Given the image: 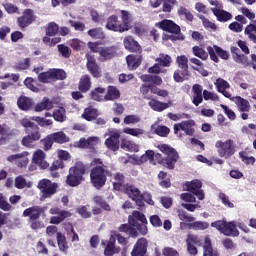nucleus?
<instances>
[{
    "mask_svg": "<svg viewBox=\"0 0 256 256\" xmlns=\"http://www.w3.org/2000/svg\"><path fill=\"white\" fill-rule=\"evenodd\" d=\"M215 148L219 157L223 159H231L235 155V141L233 139H228L226 141L217 140L215 143Z\"/></svg>",
    "mask_w": 256,
    "mask_h": 256,
    "instance_id": "423d86ee",
    "label": "nucleus"
},
{
    "mask_svg": "<svg viewBox=\"0 0 256 256\" xmlns=\"http://www.w3.org/2000/svg\"><path fill=\"white\" fill-rule=\"evenodd\" d=\"M203 99L205 101H219V95L209 90H203Z\"/></svg>",
    "mask_w": 256,
    "mask_h": 256,
    "instance_id": "774afa93",
    "label": "nucleus"
},
{
    "mask_svg": "<svg viewBox=\"0 0 256 256\" xmlns=\"http://www.w3.org/2000/svg\"><path fill=\"white\" fill-rule=\"evenodd\" d=\"M97 117H99V111L93 107L85 108L82 114V119H85V121H95Z\"/></svg>",
    "mask_w": 256,
    "mask_h": 256,
    "instance_id": "58836bf2",
    "label": "nucleus"
},
{
    "mask_svg": "<svg viewBox=\"0 0 256 256\" xmlns=\"http://www.w3.org/2000/svg\"><path fill=\"white\" fill-rule=\"evenodd\" d=\"M107 90L103 87H96L94 88L92 91H90L89 93V97L90 99H92V101H97L98 103H101L103 101H105V92Z\"/></svg>",
    "mask_w": 256,
    "mask_h": 256,
    "instance_id": "473e14b6",
    "label": "nucleus"
},
{
    "mask_svg": "<svg viewBox=\"0 0 256 256\" xmlns=\"http://www.w3.org/2000/svg\"><path fill=\"white\" fill-rule=\"evenodd\" d=\"M206 49L209 53L211 61H214V63H219V57L220 59H223V61H227L231 56L229 52L223 50V48H221V46L218 45L207 46Z\"/></svg>",
    "mask_w": 256,
    "mask_h": 256,
    "instance_id": "9b49d317",
    "label": "nucleus"
},
{
    "mask_svg": "<svg viewBox=\"0 0 256 256\" xmlns=\"http://www.w3.org/2000/svg\"><path fill=\"white\" fill-rule=\"evenodd\" d=\"M158 148L164 155H166L164 163L167 169H175V164L179 161V153L177 150L167 144H162Z\"/></svg>",
    "mask_w": 256,
    "mask_h": 256,
    "instance_id": "1a4fd4ad",
    "label": "nucleus"
},
{
    "mask_svg": "<svg viewBox=\"0 0 256 256\" xmlns=\"http://www.w3.org/2000/svg\"><path fill=\"white\" fill-rule=\"evenodd\" d=\"M227 225V220L223 219V220H217L211 223V227H213L214 229H217V231H219L220 233H224L225 231V227Z\"/></svg>",
    "mask_w": 256,
    "mask_h": 256,
    "instance_id": "0e129e2a",
    "label": "nucleus"
},
{
    "mask_svg": "<svg viewBox=\"0 0 256 256\" xmlns=\"http://www.w3.org/2000/svg\"><path fill=\"white\" fill-rule=\"evenodd\" d=\"M239 157L245 165H255V157L247 156V152H239Z\"/></svg>",
    "mask_w": 256,
    "mask_h": 256,
    "instance_id": "69168bd1",
    "label": "nucleus"
},
{
    "mask_svg": "<svg viewBox=\"0 0 256 256\" xmlns=\"http://www.w3.org/2000/svg\"><path fill=\"white\" fill-rule=\"evenodd\" d=\"M58 51L65 59H69V57H71V48L65 44H59Z\"/></svg>",
    "mask_w": 256,
    "mask_h": 256,
    "instance_id": "338daca9",
    "label": "nucleus"
},
{
    "mask_svg": "<svg viewBox=\"0 0 256 256\" xmlns=\"http://www.w3.org/2000/svg\"><path fill=\"white\" fill-rule=\"evenodd\" d=\"M52 73V81H65L67 72L61 68H50Z\"/></svg>",
    "mask_w": 256,
    "mask_h": 256,
    "instance_id": "c03bdc74",
    "label": "nucleus"
},
{
    "mask_svg": "<svg viewBox=\"0 0 256 256\" xmlns=\"http://www.w3.org/2000/svg\"><path fill=\"white\" fill-rule=\"evenodd\" d=\"M232 101L235 103L240 113H249V111H251V104L249 103V100L241 96H236L232 97Z\"/></svg>",
    "mask_w": 256,
    "mask_h": 256,
    "instance_id": "412c9836",
    "label": "nucleus"
},
{
    "mask_svg": "<svg viewBox=\"0 0 256 256\" xmlns=\"http://www.w3.org/2000/svg\"><path fill=\"white\" fill-rule=\"evenodd\" d=\"M128 223H130L132 227H135L140 235L145 236L149 233L147 217L140 211L134 210L132 214L128 216Z\"/></svg>",
    "mask_w": 256,
    "mask_h": 256,
    "instance_id": "20e7f679",
    "label": "nucleus"
},
{
    "mask_svg": "<svg viewBox=\"0 0 256 256\" xmlns=\"http://www.w3.org/2000/svg\"><path fill=\"white\" fill-rule=\"evenodd\" d=\"M140 79L143 83H151L152 85H157L158 87H160V85H163V79L161 78V76L142 74L140 76Z\"/></svg>",
    "mask_w": 256,
    "mask_h": 256,
    "instance_id": "72a5a7b5",
    "label": "nucleus"
},
{
    "mask_svg": "<svg viewBox=\"0 0 256 256\" xmlns=\"http://www.w3.org/2000/svg\"><path fill=\"white\" fill-rule=\"evenodd\" d=\"M38 81L40 83H51L53 82V76L51 72V68L46 72H41L38 76Z\"/></svg>",
    "mask_w": 256,
    "mask_h": 256,
    "instance_id": "bf43d9fd",
    "label": "nucleus"
},
{
    "mask_svg": "<svg viewBox=\"0 0 256 256\" xmlns=\"http://www.w3.org/2000/svg\"><path fill=\"white\" fill-rule=\"evenodd\" d=\"M91 166L90 183L92 187L97 190L103 189L107 183V177H113V172L110 171L109 166L103 163L101 158H93Z\"/></svg>",
    "mask_w": 256,
    "mask_h": 256,
    "instance_id": "f257e3e1",
    "label": "nucleus"
},
{
    "mask_svg": "<svg viewBox=\"0 0 256 256\" xmlns=\"http://www.w3.org/2000/svg\"><path fill=\"white\" fill-rule=\"evenodd\" d=\"M24 85L27 87V89H30V91H33V93H39V87L35 86L37 85V80L27 77L24 80Z\"/></svg>",
    "mask_w": 256,
    "mask_h": 256,
    "instance_id": "052dcab7",
    "label": "nucleus"
},
{
    "mask_svg": "<svg viewBox=\"0 0 256 256\" xmlns=\"http://www.w3.org/2000/svg\"><path fill=\"white\" fill-rule=\"evenodd\" d=\"M223 235H225L226 237H239L237 223H235V221L226 222Z\"/></svg>",
    "mask_w": 256,
    "mask_h": 256,
    "instance_id": "c9c22d12",
    "label": "nucleus"
},
{
    "mask_svg": "<svg viewBox=\"0 0 256 256\" xmlns=\"http://www.w3.org/2000/svg\"><path fill=\"white\" fill-rule=\"evenodd\" d=\"M97 143H99V138L94 136L89 137L88 139L80 138V140L76 142V147L79 149H94Z\"/></svg>",
    "mask_w": 256,
    "mask_h": 256,
    "instance_id": "5701e85b",
    "label": "nucleus"
},
{
    "mask_svg": "<svg viewBox=\"0 0 256 256\" xmlns=\"http://www.w3.org/2000/svg\"><path fill=\"white\" fill-rule=\"evenodd\" d=\"M149 247V242L147 238H139L133 246L131 251V256H145L147 255V248Z\"/></svg>",
    "mask_w": 256,
    "mask_h": 256,
    "instance_id": "a211bd4d",
    "label": "nucleus"
},
{
    "mask_svg": "<svg viewBox=\"0 0 256 256\" xmlns=\"http://www.w3.org/2000/svg\"><path fill=\"white\" fill-rule=\"evenodd\" d=\"M119 133L111 134L106 140L105 145L107 149L110 151H118L119 150Z\"/></svg>",
    "mask_w": 256,
    "mask_h": 256,
    "instance_id": "7c9ffc66",
    "label": "nucleus"
},
{
    "mask_svg": "<svg viewBox=\"0 0 256 256\" xmlns=\"http://www.w3.org/2000/svg\"><path fill=\"white\" fill-rule=\"evenodd\" d=\"M177 215L180 221H187V223H193L195 221V217L189 215L185 210H177Z\"/></svg>",
    "mask_w": 256,
    "mask_h": 256,
    "instance_id": "e2e57ef3",
    "label": "nucleus"
},
{
    "mask_svg": "<svg viewBox=\"0 0 256 256\" xmlns=\"http://www.w3.org/2000/svg\"><path fill=\"white\" fill-rule=\"evenodd\" d=\"M212 13H214L215 17H217V21H220V23H227V21H231V19H233V15L231 13L219 8H212Z\"/></svg>",
    "mask_w": 256,
    "mask_h": 256,
    "instance_id": "2f4dec72",
    "label": "nucleus"
},
{
    "mask_svg": "<svg viewBox=\"0 0 256 256\" xmlns=\"http://www.w3.org/2000/svg\"><path fill=\"white\" fill-rule=\"evenodd\" d=\"M159 27L162 29V31H166L167 33H173L174 35H181V27L177 25L172 20L164 19L161 22H159ZM169 39L171 41H183L185 39L184 36H169Z\"/></svg>",
    "mask_w": 256,
    "mask_h": 256,
    "instance_id": "9d476101",
    "label": "nucleus"
},
{
    "mask_svg": "<svg viewBox=\"0 0 256 256\" xmlns=\"http://www.w3.org/2000/svg\"><path fill=\"white\" fill-rule=\"evenodd\" d=\"M118 232L119 233H124L125 235H129V237H132V239H137V237H139V235H141L139 233V231L137 230V228L133 225H131V223H124L121 224L118 227Z\"/></svg>",
    "mask_w": 256,
    "mask_h": 256,
    "instance_id": "aec40b11",
    "label": "nucleus"
},
{
    "mask_svg": "<svg viewBox=\"0 0 256 256\" xmlns=\"http://www.w3.org/2000/svg\"><path fill=\"white\" fill-rule=\"evenodd\" d=\"M143 55H128L126 57V62L128 65L129 71H135L142 63Z\"/></svg>",
    "mask_w": 256,
    "mask_h": 256,
    "instance_id": "bb28decb",
    "label": "nucleus"
},
{
    "mask_svg": "<svg viewBox=\"0 0 256 256\" xmlns=\"http://www.w3.org/2000/svg\"><path fill=\"white\" fill-rule=\"evenodd\" d=\"M121 149L124 151H138V147L131 140L122 139L120 144Z\"/></svg>",
    "mask_w": 256,
    "mask_h": 256,
    "instance_id": "13d9d810",
    "label": "nucleus"
},
{
    "mask_svg": "<svg viewBox=\"0 0 256 256\" xmlns=\"http://www.w3.org/2000/svg\"><path fill=\"white\" fill-rule=\"evenodd\" d=\"M85 57L87 60V71H89L92 77L99 79V77H101V67H99V64H97V59H95V56L89 54H86Z\"/></svg>",
    "mask_w": 256,
    "mask_h": 256,
    "instance_id": "2eb2a0df",
    "label": "nucleus"
},
{
    "mask_svg": "<svg viewBox=\"0 0 256 256\" xmlns=\"http://www.w3.org/2000/svg\"><path fill=\"white\" fill-rule=\"evenodd\" d=\"M57 33H59V25H57L55 22L48 23L46 27V35L48 37H55Z\"/></svg>",
    "mask_w": 256,
    "mask_h": 256,
    "instance_id": "4d7b16f0",
    "label": "nucleus"
},
{
    "mask_svg": "<svg viewBox=\"0 0 256 256\" xmlns=\"http://www.w3.org/2000/svg\"><path fill=\"white\" fill-rule=\"evenodd\" d=\"M88 48L92 53H98L101 61H109L117 55L115 46H102L101 42H88Z\"/></svg>",
    "mask_w": 256,
    "mask_h": 256,
    "instance_id": "39448f33",
    "label": "nucleus"
},
{
    "mask_svg": "<svg viewBox=\"0 0 256 256\" xmlns=\"http://www.w3.org/2000/svg\"><path fill=\"white\" fill-rule=\"evenodd\" d=\"M186 191H189L190 193H195V191H198L203 187V182L199 179H194L192 181H188L185 183Z\"/></svg>",
    "mask_w": 256,
    "mask_h": 256,
    "instance_id": "a18cd8bd",
    "label": "nucleus"
},
{
    "mask_svg": "<svg viewBox=\"0 0 256 256\" xmlns=\"http://www.w3.org/2000/svg\"><path fill=\"white\" fill-rule=\"evenodd\" d=\"M91 85H93V82H91V76L84 74L79 79L78 91H80V93H89V91H91Z\"/></svg>",
    "mask_w": 256,
    "mask_h": 256,
    "instance_id": "393cba45",
    "label": "nucleus"
},
{
    "mask_svg": "<svg viewBox=\"0 0 256 256\" xmlns=\"http://www.w3.org/2000/svg\"><path fill=\"white\" fill-rule=\"evenodd\" d=\"M245 35H248V39L252 41V43L256 44V25L249 24L245 28Z\"/></svg>",
    "mask_w": 256,
    "mask_h": 256,
    "instance_id": "864d4df0",
    "label": "nucleus"
},
{
    "mask_svg": "<svg viewBox=\"0 0 256 256\" xmlns=\"http://www.w3.org/2000/svg\"><path fill=\"white\" fill-rule=\"evenodd\" d=\"M214 85L218 91V93L220 91H223L225 89H229L231 87V85L229 84V82H227L225 79L223 78H218L216 79V81L214 82Z\"/></svg>",
    "mask_w": 256,
    "mask_h": 256,
    "instance_id": "680f3d73",
    "label": "nucleus"
},
{
    "mask_svg": "<svg viewBox=\"0 0 256 256\" xmlns=\"http://www.w3.org/2000/svg\"><path fill=\"white\" fill-rule=\"evenodd\" d=\"M20 125L24 127L26 136L21 140L23 147H31L35 141L41 139V128L29 119H22Z\"/></svg>",
    "mask_w": 256,
    "mask_h": 256,
    "instance_id": "f03ea898",
    "label": "nucleus"
},
{
    "mask_svg": "<svg viewBox=\"0 0 256 256\" xmlns=\"http://www.w3.org/2000/svg\"><path fill=\"white\" fill-rule=\"evenodd\" d=\"M37 19V16H35V12L31 9H26L22 13V16L17 18V25L20 27V29H27L29 25H32L35 23V20Z\"/></svg>",
    "mask_w": 256,
    "mask_h": 256,
    "instance_id": "ddd939ff",
    "label": "nucleus"
},
{
    "mask_svg": "<svg viewBox=\"0 0 256 256\" xmlns=\"http://www.w3.org/2000/svg\"><path fill=\"white\" fill-rule=\"evenodd\" d=\"M123 45L126 49V51H129L130 53H137L138 55H141L143 53V48L141 47V44L133 38V36H126L123 40Z\"/></svg>",
    "mask_w": 256,
    "mask_h": 256,
    "instance_id": "dca6fc26",
    "label": "nucleus"
},
{
    "mask_svg": "<svg viewBox=\"0 0 256 256\" xmlns=\"http://www.w3.org/2000/svg\"><path fill=\"white\" fill-rule=\"evenodd\" d=\"M115 236H110L107 245L104 249L105 256H113L115 255Z\"/></svg>",
    "mask_w": 256,
    "mask_h": 256,
    "instance_id": "3c124183",
    "label": "nucleus"
},
{
    "mask_svg": "<svg viewBox=\"0 0 256 256\" xmlns=\"http://www.w3.org/2000/svg\"><path fill=\"white\" fill-rule=\"evenodd\" d=\"M17 106L21 111H29L33 107V99L27 96H20L17 100Z\"/></svg>",
    "mask_w": 256,
    "mask_h": 256,
    "instance_id": "e433bc0d",
    "label": "nucleus"
},
{
    "mask_svg": "<svg viewBox=\"0 0 256 256\" xmlns=\"http://www.w3.org/2000/svg\"><path fill=\"white\" fill-rule=\"evenodd\" d=\"M41 213H43V208L40 206H32L26 208L23 211V217H29L30 221H37L41 217Z\"/></svg>",
    "mask_w": 256,
    "mask_h": 256,
    "instance_id": "4be33fe9",
    "label": "nucleus"
},
{
    "mask_svg": "<svg viewBox=\"0 0 256 256\" xmlns=\"http://www.w3.org/2000/svg\"><path fill=\"white\" fill-rule=\"evenodd\" d=\"M192 103L195 105V107H199L201 103H203V86L200 84H194L192 86Z\"/></svg>",
    "mask_w": 256,
    "mask_h": 256,
    "instance_id": "b1692460",
    "label": "nucleus"
},
{
    "mask_svg": "<svg viewBox=\"0 0 256 256\" xmlns=\"http://www.w3.org/2000/svg\"><path fill=\"white\" fill-rule=\"evenodd\" d=\"M57 243H58V247L60 249V251H62V253H64V255H67L68 251H69V246L67 245V238L65 237V235H63V233L61 232H57Z\"/></svg>",
    "mask_w": 256,
    "mask_h": 256,
    "instance_id": "ea45409f",
    "label": "nucleus"
},
{
    "mask_svg": "<svg viewBox=\"0 0 256 256\" xmlns=\"http://www.w3.org/2000/svg\"><path fill=\"white\" fill-rule=\"evenodd\" d=\"M50 213L51 215H57V216L51 217L50 223L52 225H59L60 223H63L65 219H69V217H72L73 215L70 211L62 210L59 207L51 208Z\"/></svg>",
    "mask_w": 256,
    "mask_h": 256,
    "instance_id": "4468645a",
    "label": "nucleus"
},
{
    "mask_svg": "<svg viewBox=\"0 0 256 256\" xmlns=\"http://www.w3.org/2000/svg\"><path fill=\"white\" fill-rule=\"evenodd\" d=\"M45 109L47 111H51V109H53V102H51L47 97H44L42 101L35 106V111L37 112L45 111Z\"/></svg>",
    "mask_w": 256,
    "mask_h": 256,
    "instance_id": "37998d69",
    "label": "nucleus"
},
{
    "mask_svg": "<svg viewBox=\"0 0 256 256\" xmlns=\"http://www.w3.org/2000/svg\"><path fill=\"white\" fill-rule=\"evenodd\" d=\"M85 173H87V166L81 162L75 163L68 170L65 183L68 187H79L85 181Z\"/></svg>",
    "mask_w": 256,
    "mask_h": 256,
    "instance_id": "7ed1b4c3",
    "label": "nucleus"
},
{
    "mask_svg": "<svg viewBox=\"0 0 256 256\" xmlns=\"http://www.w3.org/2000/svg\"><path fill=\"white\" fill-rule=\"evenodd\" d=\"M41 143L44 145V151H49L50 149H53V143H58V145L69 143V137L63 131L54 132L42 139Z\"/></svg>",
    "mask_w": 256,
    "mask_h": 256,
    "instance_id": "0eeeda50",
    "label": "nucleus"
},
{
    "mask_svg": "<svg viewBox=\"0 0 256 256\" xmlns=\"http://www.w3.org/2000/svg\"><path fill=\"white\" fill-rule=\"evenodd\" d=\"M122 191L129 197V199L134 201L135 205H137V203H141V200H139V197L141 196V190L137 188L135 184L126 183Z\"/></svg>",
    "mask_w": 256,
    "mask_h": 256,
    "instance_id": "f3484780",
    "label": "nucleus"
},
{
    "mask_svg": "<svg viewBox=\"0 0 256 256\" xmlns=\"http://www.w3.org/2000/svg\"><path fill=\"white\" fill-rule=\"evenodd\" d=\"M203 256H221L219 250L213 249V243L211 242V238H209V236L204 238Z\"/></svg>",
    "mask_w": 256,
    "mask_h": 256,
    "instance_id": "a878e982",
    "label": "nucleus"
},
{
    "mask_svg": "<svg viewBox=\"0 0 256 256\" xmlns=\"http://www.w3.org/2000/svg\"><path fill=\"white\" fill-rule=\"evenodd\" d=\"M34 163H38L41 169H47L49 167V163L43 159V151L36 152L34 156Z\"/></svg>",
    "mask_w": 256,
    "mask_h": 256,
    "instance_id": "6e6d98bb",
    "label": "nucleus"
},
{
    "mask_svg": "<svg viewBox=\"0 0 256 256\" xmlns=\"http://www.w3.org/2000/svg\"><path fill=\"white\" fill-rule=\"evenodd\" d=\"M149 107L153 109V111H157L158 113H161V111H165V109H169V104L161 101H157L155 99H152L148 102Z\"/></svg>",
    "mask_w": 256,
    "mask_h": 256,
    "instance_id": "a19ab883",
    "label": "nucleus"
},
{
    "mask_svg": "<svg viewBox=\"0 0 256 256\" xmlns=\"http://www.w3.org/2000/svg\"><path fill=\"white\" fill-rule=\"evenodd\" d=\"M87 34L92 39H105V32H103V28H92L88 30Z\"/></svg>",
    "mask_w": 256,
    "mask_h": 256,
    "instance_id": "603ef678",
    "label": "nucleus"
},
{
    "mask_svg": "<svg viewBox=\"0 0 256 256\" xmlns=\"http://www.w3.org/2000/svg\"><path fill=\"white\" fill-rule=\"evenodd\" d=\"M156 62L159 63L160 67H171V63H173V59L169 54L161 53L158 58H156Z\"/></svg>",
    "mask_w": 256,
    "mask_h": 256,
    "instance_id": "8fccbe9b",
    "label": "nucleus"
},
{
    "mask_svg": "<svg viewBox=\"0 0 256 256\" xmlns=\"http://www.w3.org/2000/svg\"><path fill=\"white\" fill-rule=\"evenodd\" d=\"M159 185L163 189H169L171 187V178L167 177V172L160 171L158 174Z\"/></svg>",
    "mask_w": 256,
    "mask_h": 256,
    "instance_id": "de8ad7c7",
    "label": "nucleus"
},
{
    "mask_svg": "<svg viewBox=\"0 0 256 256\" xmlns=\"http://www.w3.org/2000/svg\"><path fill=\"white\" fill-rule=\"evenodd\" d=\"M106 29L109 31H115L118 33H125L123 29V24L119 22V17L117 15H111L107 19Z\"/></svg>",
    "mask_w": 256,
    "mask_h": 256,
    "instance_id": "6ab92c4d",
    "label": "nucleus"
},
{
    "mask_svg": "<svg viewBox=\"0 0 256 256\" xmlns=\"http://www.w3.org/2000/svg\"><path fill=\"white\" fill-rule=\"evenodd\" d=\"M89 204H87L86 206H79L76 209V213H78V215H80V217H82V219H90V217H92L93 213L91 211H89Z\"/></svg>",
    "mask_w": 256,
    "mask_h": 256,
    "instance_id": "5fc2aeb1",
    "label": "nucleus"
},
{
    "mask_svg": "<svg viewBox=\"0 0 256 256\" xmlns=\"http://www.w3.org/2000/svg\"><path fill=\"white\" fill-rule=\"evenodd\" d=\"M52 117L58 121V123H64V121H67V111L65 108L59 107L58 109L54 110Z\"/></svg>",
    "mask_w": 256,
    "mask_h": 256,
    "instance_id": "49530a36",
    "label": "nucleus"
},
{
    "mask_svg": "<svg viewBox=\"0 0 256 256\" xmlns=\"http://www.w3.org/2000/svg\"><path fill=\"white\" fill-rule=\"evenodd\" d=\"M121 19H122V29L129 31L131 29V17L128 11L121 10Z\"/></svg>",
    "mask_w": 256,
    "mask_h": 256,
    "instance_id": "09e8293b",
    "label": "nucleus"
},
{
    "mask_svg": "<svg viewBox=\"0 0 256 256\" xmlns=\"http://www.w3.org/2000/svg\"><path fill=\"white\" fill-rule=\"evenodd\" d=\"M197 124L195 123V120H184L178 124L174 125V134L177 135L179 133V130L184 131L185 135H188V137H193L195 135V126Z\"/></svg>",
    "mask_w": 256,
    "mask_h": 256,
    "instance_id": "f8f14e48",
    "label": "nucleus"
},
{
    "mask_svg": "<svg viewBox=\"0 0 256 256\" xmlns=\"http://www.w3.org/2000/svg\"><path fill=\"white\" fill-rule=\"evenodd\" d=\"M117 99H121V91L117 89V86H108L104 101H117Z\"/></svg>",
    "mask_w": 256,
    "mask_h": 256,
    "instance_id": "c756f323",
    "label": "nucleus"
},
{
    "mask_svg": "<svg viewBox=\"0 0 256 256\" xmlns=\"http://www.w3.org/2000/svg\"><path fill=\"white\" fill-rule=\"evenodd\" d=\"M176 63L179 69L182 70V75H189V58H187V56H177Z\"/></svg>",
    "mask_w": 256,
    "mask_h": 256,
    "instance_id": "f704fd0d",
    "label": "nucleus"
},
{
    "mask_svg": "<svg viewBox=\"0 0 256 256\" xmlns=\"http://www.w3.org/2000/svg\"><path fill=\"white\" fill-rule=\"evenodd\" d=\"M113 179L112 186L114 191H122L125 189V174L116 172L113 175Z\"/></svg>",
    "mask_w": 256,
    "mask_h": 256,
    "instance_id": "c85d7f7f",
    "label": "nucleus"
},
{
    "mask_svg": "<svg viewBox=\"0 0 256 256\" xmlns=\"http://www.w3.org/2000/svg\"><path fill=\"white\" fill-rule=\"evenodd\" d=\"M180 227H188V229H194V231H205L209 229V222L193 221L191 223L180 222Z\"/></svg>",
    "mask_w": 256,
    "mask_h": 256,
    "instance_id": "cd10ccee",
    "label": "nucleus"
},
{
    "mask_svg": "<svg viewBox=\"0 0 256 256\" xmlns=\"http://www.w3.org/2000/svg\"><path fill=\"white\" fill-rule=\"evenodd\" d=\"M37 188L41 193V199H51L52 195L57 193L59 189V184L57 182H52L51 180L44 178L38 182Z\"/></svg>",
    "mask_w": 256,
    "mask_h": 256,
    "instance_id": "6e6552de",
    "label": "nucleus"
},
{
    "mask_svg": "<svg viewBox=\"0 0 256 256\" xmlns=\"http://www.w3.org/2000/svg\"><path fill=\"white\" fill-rule=\"evenodd\" d=\"M192 53L194 57H198V59H201L202 61H207L209 59V51H205V49L200 46H193Z\"/></svg>",
    "mask_w": 256,
    "mask_h": 256,
    "instance_id": "79ce46f5",
    "label": "nucleus"
},
{
    "mask_svg": "<svg viewBox=\"0 0 256 256\" xmlns=\"http://www.w3.org/2000/svg\"><path fill=\"white\" fill-rule=\"evenodd\" d=\"M139 201L140 203H136V205L137 207H140V209L145 207V203H147L148 205H155V202L153 201V196L149 192L140 193Z\"/></svg>",
    "mask_w": 256,
    "mask_h": 256,
    "instance_id": "4c0bfd02",
    "label": "nucleus"
}]
</instances>
